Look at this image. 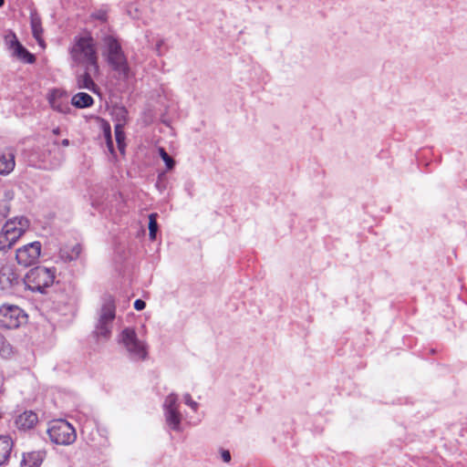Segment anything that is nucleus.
<instances>
[{"mask_svg":"<svg viewBox=\"0 0 467 467\" xmlns=\"http://www.w3.org/2000/svg\"><path fill=\"white\" fill-rule=\"evenodd\" d=\"M69 55L76 66L91 67L94 71L99 66L96 42L90 35L75 37Z\"/></svg>","mask_w":467,"mask_h":467,"instance_id":"f257e3e1","label":"nucleus"},{"mask_svg":"<svg viewBox=\"0 0 467 467\" xmlns=\"http://www.w3.org/2000/svg\"><path fill=\"white\" fill-rule=\"evenodd\" d=\"M103 42L106 47L108 63L115 71L127 78L130 73V67L120 43L112 36H105Z\"/></svg>","mask_w":467,"mask_h":467,"instance_id":"f03ea898","label":"nucleus"},{"mask_svg":"<svg viewBox=\"0 0 467 467\" xmlns=\"http://www.w3.org/2000/svg\"><path fill=\"white\" fill-rule=\"evenodd\" d=\"M55 272L52 269L37 266L31 269L25 277V284L34 292L43 293L47 287L53 285Z\"/></svg>","mask_w":467,"mask_h":467,"instance_id":"7ed1b4c3","label":"nucleus"},{"mask_svg":"<svg viewBox=\"0 0 467 467\" xmlns=\"http://www.w3.org/2000/svg\"><path fill=\"white\" fill-rule=\"evenodd\" d=\"M47 434L52 442L59 445H69L77 438L74 427L64 420L51 421L47 429Z\"/></svg>","mask_w":467,"mask_h":467,"instance_id":"20e7f679","label":"nucleus"},{"mask_svg":"<svg viewBox=\"0 0 467 467\" xmlns=\"http://www.w3.org/2000/svg\"><path fill=\"white\" fill-rule=\"evenodd\" d=\"M120 342L133 359L143 360L147 357V346L138 338L133 328L127 327L120 334Z\"/></svg>","mask_w":467,"mask_h":467,"instance_id":"39448f33","label":"nucleus"},{"mask_svg":"<svg viewBox=\"0 0 467 467\" xmlns=\"http://www.w3.org/2000/svg\"><path fill=\"white\" fill-rule=\"evenodd\" d=\"M115 318V302L112 296L104 298L99 318L96 327V334L99 337H108L110 335V324Z\"/></svg>","mask_w":467,"mask_h":467,"instance_id":"423d86ee","label":"nucleus"},{"mask_svg":"<svg viewBox=\"0 0 467 467\" xmlns=\"http://www.w3.org/2000/svg\"><path fill=\"white\" fill-rule=\"evenodd\" d=\"M26 314L15 305H4L0 307V327L13 329L26 322Z\"/></svg>","mask_w":467,"mask_h":467,"instance_id":"0eeeda50","label":"nucleus"},{"mask_svg":"<svg viewBox=\"0 0 467 467\" xmlns=\"http://www.w3.org/2000/svg\"><path fill=\"white\" fill-rule=\"evenodd\" d=\"M41 244L33 242L16 250V258L20 265L25 267L34 265L39 258Z\"/></svg>","mask_w":467,"mask_h":467,"instance_id":"6e6552de","label":"nucleus"},{"mask_svg":"<svg viewBox=\"0 0 467 467\" xmlns=\"http://www.w3.org/2000/svg\"><path fill=\"white\" fill-rule=\"evenodd\" d=\"M50 108L61 114H68L71 110L68 104V94L61 88L51 89L47 96Z\"/></svg>","mask_w":467,"mask_h":467,"instance_id":"1a4fd4ad","label":"nucleus"},{"mask_svg":"<svg viewBox=\"0 0 467 467\" xmlns=\"http://www.w3.org/2000/svg\"><path fill=\"white\" fill-rule=\"evenodd\" d=\"M99 75V66L97 70L91 69V67H83V71L76 75V86L79 89H88L91 92H98V86L94 78Z\"/></svg>","mask_w":467,"mask_h":467,"instance_id":"9d476101","label":"nucleus"},{"mask_svg":"<svg viewBox=\"0 0 467 467\" xmlns=\"http://www.w3.org/2000/svg\"><path fill=\"white\" fill-rule=\"evenodd\" d=\"M163 406L168 425L173 430H179L182 415L178 410L177 396L175 394L169 395Z\"/></svg>","mask_w":467,"mask_h":467,"instance_id":"9b49d317","label":"nucleus"},{"mask_svg":"<svg viewBox=\"0 0 467 467\" xmlns=\"http://www.w3.org/2000/svg\"><path fill=\"white\" fill-rule=\"evenodd\" d=\"M30 230V222L25 216L9 219L3 226L2 234H25Z\"/></svg>","mask_w":467,"mask_h":467,"instance_id":"f8f14e48","label":"nucleus"},{"mask_svg":"<svg viewBox=\"0 0 467 467\" xmlns=\"http://www.w3.org/2000/svg\"><path fill=\"white\" fill-rule=\"evenodd\" d=\"M19 284V275L13 265H5L0 269V285L2 289H9Z\"/></svg>","mask_w":467,"mask_h":467,"instance_id":"ddd939ff","label":"nucleus"},{"mask_svg":"<svg viewBox=\"0 0 467 467\" xmlns=\"http://www.w3.org/2000/svg\"><path fill=\"white\" fill-rule=\"evenodd\" d=\"M15 166V150L13 149H6L0 155V174L8 175L14 171Z\"/></svg>","mask_w":467,"mask_h":467,"instance_id":"4468645a","label":"nucleus"},{"mask_svg":"<svg viewBox=\"0 0 467 467\" xmlns=\"http://www.w3.org/2000/svg\"><path fill=\"white\" fill-rule=\"evenodd\" d=\"M38 421L37 415L29 410L20 414L16 420V425L19 430L26 431L34 428Z\"/></svg>","mask_w":467,"mask_h":467,"instance_id":"2eb2a0df","label":"nucleus"},{"mask_svg":"<svg viewBox=\"0 0 467 467\" xmlns=\"http://www.w3.org/2000/svg\"><path fill=\"white\" fill-rule=\"evenodd\" d=\"M46 456L44 451H30L23 454L21 467H39Z\"/></svg>","mask_w":467,"mask_h":467,"instance_id":"dca6fc26","label":"nucleus"},{"mask_svg":"<svg viewBox=\"0 0 467 467\" xmlns=\"http://www.w3.org/2000/svg\"><path fill=\"white\" fill-rule=\"evenodd\" d=\"M30 24L33 36L41 47H45V41L42 38L43 28L40 16L36 13H31Z\"/></svg>","mask_w":467,"mask_h":467,"instance_id":"f3484780","label":"nucleus"},{"mask_svg":"<svg viewBox=\"0 0 467 467\" xmlns=\"http://www.w3.org/2000/svg\"><path fill=\"white\" fill-rule=\"evenodd\" d=\"M71 105L77 109L89 108L94 104L93 98L86 92H78L71 98Z\"/></svg>","mask_w":467,"mask_h":467,"instance_id":"a211bd4d","label":"nucleus"},{"mask_svg":"<svg viewBox=\"0 0 467 467\" xmlns=\"http://www.w3.org/2000/svg\"><path fill=\"white\" fill-rule=\"evenodd\" d=\"M80 253L81 247L79 244L65 245L59 251L61 259L65 261L76 260L77 258H78Z\"/></svg>","mask_w":467,"mask_h":467,"instance_id":"6ab92c4d","label":"nucleus"},{"mask_svg":"<svg viewBox=\"0 0 467 467\" xmlns=\"http://www.w3.org/2000/svg\"><path fill=\"white\" fill-rule=\"evenodd\" d=\"M12 450V441L8 436L0 437V465L9 457Z\"/></svg>","mask_w":467,"mask_h":467,"instance_id":"aec40b11","label":"nucleus"},{"mask_svg":"<svg viewBox=\"0 0 467 467\" xmlns=\"http://www.w3.org/2000/svg\"><path fill=\"white\" fill-rule=\"evenodd\" d=\"M13 57L26 62V63H33L35 58L32 54H30L21 44L16 45V48H14L11 52Z\"/></svg>","mask_w":467,"mask_h":467,"instance_id":"412c9836","label":"nucleus"},{"mask_svg":"<svg viewBox=\"0 0 467 467\" xmlns=\"http://www.w3.org/2000/svg\"><path fill=\"white\" fill-rule=\"evenodd\" d=\"M115 138L118 144V148L121 153L124 152L125 150V133L123 131V127L121 124H115Z\"/></svg>","mask_w":467,"mask_h":467,"instance_id":"4be33fe9","label":"nucleus"},{"mask_svg":"<svg viewBox=\"0 0 467 467\" xmlns=\"http://www.w3.org/2000/svg\"><path fill=\"white\" fill-rule=\"evenodd\" d=\"M112 115L116 120V124H121L124 127L127 121L128 112L123 107H117L113 109Z\"/></svg>","mask_w":467,"mask_h":467,"instance_id":"5701e85b","label":"nucleus"},{"mask_svg":"<svg viewBox=\"0 0 467 467\" xmlns=\"http://www.w3.org/2000/svg\"><path fill=\"white\" fill-rule=\"evenodd\" d=\"M158 151L161 158L165 162L167 170H172L175 165V161H173V159L165 151L163 148H159Z\"/></svg>","mask_w":467,"mask_h":467,"instance_id":"b1692460","label":"nucleus"},{"mask_svg":"<svg viewBox=\"0 0 467 467\" xmlns=\"http://www.w3.org/2000/svg\"><path fill=\"white\" fill-rule=\"evenodd\" d=\"M5 43L10 52H12L14 48H16V45L20 44L16 35L13 33H10L5 36Z\"/></svg>","mask_w":467,"mask_h":467,"instance_id":"393cba45","label":"nucleus"},{"mask_svg":"<svg viewBox=\"0 0 467 467\" xmlns=\"http://www.w3.org/2000/svg\"><path fill=\"white\" fill-rule=\"evenodd\" d=\"M16 238L9 240L7 235H0V252H5L12 247L16 243Z\"/></svg>","mask_w":467,"mask_h":467,"instance_id":"a878e982","label":"nucleus"},{"mask_svg":"<svg viewBox=\"0 0 467 467\" xmlns=\"http://www.w3.org/2000/svg\"><path fill=\"white\" fill-rule=\"evenodd\" d=\"M149 231H150V234H157L158 223H157V214L156 213H151L149 216Z\"/></svg>","mask_w":467,"mask_h":467,"instance_id":"bb28decb","label":"nucleus"},{"mask_svg":"<svg viewBox=\"0 0 467 467\" xmlns=\"http://www.w3.org/2000/svg\"><path fill=\"white\" fill-rule=\"evenodd\" d=\"M91 17L100 22H106L108 19V13L103 9L96 10L91 14Z\"/></svg>","mask_w":467,"mask_h":467,"instance_id":"cd10ccee","label":"nucleus"},{"mask_svg":"<svg viewBox=\"0 0 467 467\" xmlns=\"http://www.w3.org/2000/svg\"><path fill=\"white\" fill-rule=\"evenodd\" d=\"M104 134H105V138L107 140V146L109 148V150L110 152H113V142H112L111 134H110V128L109 125L107 126V128H105Z\"/></svg>","mask_w":467,"mask_h":467,"instance_id":"c85d7f7f","label":"nucleus"},{"mask_svg":"<svg viewBox=\"0 0 467 467\" xmlns=\"http://www.w3.org/2000/svg\"><path fill=\"white\" fill-rule=\"evenodd\" d=\"M185 403L190 406L193 410H197L198 404L194 400H192L191 396L189 394H186L184 396Z\"/></svg>","mask_w":467,"mask_h":467,"instance_id":"c756f323","label":"nucleus"},{"mask_svg":"<svg viewBox=\"0 0 467 467\" xmlns=\"http://www.w3.org/2000/svg\"><path fill=\"white\" fill-rule=\"evenodd\" d=\"M146 306V304L143 300L141 299H137L135 302H134V307L136 310L138 311H140L142 309H144Z\"/></svg>","mask_w":467,"mask_h":467,"instance_id":"7c9ffc66","label":"nucleus"},{"mask_svg":"<svg viewBox=\"0 0 467 467\" xmlns=\"http://www.w3.org/2000/svg\"><path fill=\"white\" fill-rule=\"evenodd\" d=\"M222 459L223 460V462H229L230 460H231L230 451H222Z\"/></svg>","mask_w":467,"mask_h":467,"instance_id":"2f4dec72","label":"nucleus"},{"mask_svg":"<svg viewBox=\"0 0 467 467\" xmlns=\"http://www.w3.org/2000/svg\"><path fill=\"white\" fill-rule=\"evenodd\" d=\"M61 145L64 146V147H67L69 145V140L67 139H64L61 141Z\"/></svg>","mask_w":467,"mask_h":467,"instance_id":"473e14b6","label":"nucleus"},{"mask_svg":"<svg viewBox=\"0 0 467 467\" xmlns=\"http://www.w3.org/2000/svg\"><path fill=\"white\" fill-rule=\"evenodd\" d=\"M53 134L55 135H59L60 134V129L59 128H55L53 130H52Z\"/></svg>","mask_w":467,"mask_h":467,"instance_id":"72a5a7b5","label":"nucleus"},{"mask_svg":"<svg viewBox=\"0 0 467 467\" xmlns=\"http://www.w3.org/2000/svg\"><path fill=\"white\" fill-rule=\"evenodd\" d=\"M155 238H156V235H155V234L150 235V239L151 241H154V240H155Z\"/></svg>","mask_w":467,"mask_h":467,"instance_id":"f704fd0d","label":"nucleus"},{"mask_svg":"<svg viewBox=\"0 0 467 467\" xmlns=\"http://www.w3.org/2000/svg\"><path fill=\"white\" fill-rule=\"evenodd\" d=\"M5 0H0V7L4 5Z\"/></svg>","mask_w":467,"mask_h":467,"instance_id":"c9c22d12","label":"nucleus"}]
</instances>
